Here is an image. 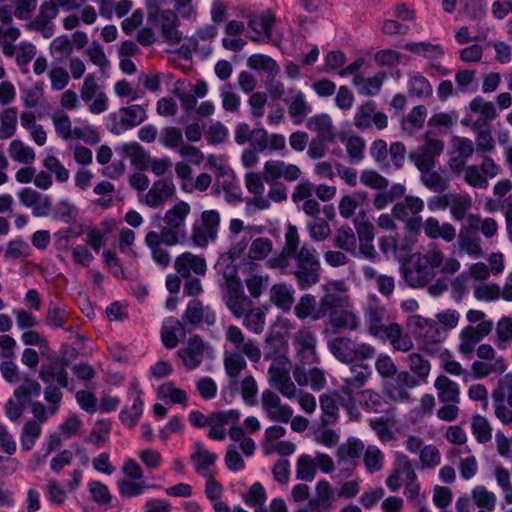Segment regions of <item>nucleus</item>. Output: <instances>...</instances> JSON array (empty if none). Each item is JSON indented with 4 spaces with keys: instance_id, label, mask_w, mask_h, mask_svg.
Returning <instances> with one entry per match:
<instances>
[{
    "instance_id": "f03ea898",
    "label": "nucleus",
    "mask_w": 512,
    "mask_h": 512,
    "mask_svg": "<svg viewBox=\"0 0 512 512\" xmlns=\"http://www.w3.org/2000/svg\"><path fill=\"white\" fill-rule=\"evenodd\" d=\"M365 326L369 334L381 341H388L394 350L408 352L413 347L410 337L396 322L395 313L376 296H370L363 308Z\"/></svg>"
},
{
    "instance_id": "79ce46f5",
    "label": "nucleus",
    "mask_w": 512,
    "mask_h": 512,
    "mask_svg": "<svg viewBox=\"0 0 512 512\" xmlns=\"http://www.w3.org/2000/svg\"><path fill=\"white\" fill-rule=\"evenodd\" d=\"M310 131L317 133V138L326 142H334L336 135L332 119L328 114H319L311 117L306 124Z\"/></svg>"
},
{
    "instance_id": "f3484780",
    "label": "nucleus",
    "mask_w": 512,
    "mask_h": 512,
    "mask_svg": "<svg viewBox=\"0 0 512 512\" xmlns=\"http://www.w3.org/2000/svg\"><path fill=\"white\" fill-rule=\"evenodd\" d=\"M492 327V321H482L477 326L468 325L464 327L459 334L458 351L463 356L469 359L472 358L475 346L490 334Z\"/></svg>"
},
{
    "instance_id": "9b49d317",
    "label": "nucleus",
    "mask_w": 512,
    "mask_h": 512,
    "mask_svg": "<svg viewBox=\"0 0 512 512\" xmlns=\"http://www.w3.org/2000/svg\"><path fill=\"white\" fill-rule=\"evenodd\" d=\"M469 108L471 114L462 120V124H470L472 130L490 127L491 122L498 116L494 104L482 96L473 98L469 103Z\"/></svg>"
},
{
    "instance_id": "58836bf2",
    "label": "nucleus",
    "mask_w": 512,
    "mask_h": 512,
    "mask_svg": "<svg viewBox=\"0 0 512 512\" xmlns=\"http://www.w3.org/2000/svg\"><path fill=\"white\" fill-rule=\"evenodd\" d=\"M435 276V270L422 263L418 258L416 264L412 268H408L404 272V278L412 287H423L428 284Z\"/></svg>"
},
{
    "instance_id": "f257e3e1",
    "label": "nucleus",
    "mask_w": 512,
    "mask_h": 512,
    "mask_svg": "<svg viewBox=\"0 0 512 512\" xmlns=\"http://www.w3.org/2000/svg\"><path fill=\"white\" fill-rule=\"evenodd\" d=\"M284 246L279 255L267 261L269 268L292 274L300 290H307L320 281L321 264L316 249L308 244L299 247L300 237L294 225L287 226Z\"/></svg>"
},
{
    "instance_id": "bf43d9fd",
    "label": "nucleus",
    "mask_w": 512,
    "mask_h": 512,
    "mask_svg": "<svg viewBox=\"0 0 512 512\" xmlns=\"http://www.w3.org/2000/svg\"><path fill=\"white\" fill-rule=\"evenodd\" d=\"M8 153L13 161L25 165H31L35 160L34 150L18 139L10 142Z\"/></svg>"
},
{
    "instance_id": "6e6552de",
    "label": "nucleus",
    "mask_w": 512,
    "mask_h": 512,
    "mask_svg": "<svg viewBox=\"0 0 512 512\" xmlns=\"http://www.w3.org/2000/svg\"><path fill=\"white\" fill-rule=\"evenodd\" d=\"M342 286L343 284L340 282H332L323 286L324 295L320 299L314 321L327 315L330 317L332 313L349 306V297Z\"/></svg>"
},
{
    "instance_id": "5701e85b",
    "label": "nucleus",
    "mask_w": 512,
    "mask_h": 512,
    "mask_svg": "<svg viewBox=\"0 0 512 512\" xmlns=\"http://www.w3.org/2000/svg\"><path fill=\"white\" fill-rule=\"evenodd\" d=\"M274 24L275 17L270 11L255 16L248 23L250 40L258 43L270 42Z\"/></svg>"
},
{
    "instance_id": "20e7f679",
    "label": "nucleus",
    "mask_w": 512,
    "mask_h": 512,
    "mask_svg": "<svg viewBox=\"0 0 512 512\" xmlns=\"http://www.w3.org/2000/svg\"><path fill=\"white\" fill-rule=\"evenodd\" d=\"M190 205L185 201L177 202L164 215V227L161 234L164 235L167 246H175L181 237L186 234V218L190 214Z\"/></svg>"
},
{
    "instance_id": "6ab92c4d",
    "label": "nucleus",
    "mask_w": 512,
    "mask_h": 512,
    "mask_svg": "<svg viewBox=\"0 0 512 512\" xmlns=\"http://www.w3.org/2000/svg\"><path fill=\"white\" fill-rule=\"evenodd\" d=\"M301 173L297 165L282 160H268L263 167V177L266 183L278 182L281 178L287 182H294L300 178Z\"/></svg>"
},
{
    "instance_id": "423d86ee",
    "label": "nucleus",
    "mask_w": 512,
    "mask_h": 512,
    "mask_svg": "<svg viewBox=\"0 0 512 512\" xmlns=\"http://www.w3.org/2000/svg\"><path fill=\"white\" fill-rule=\"evenodd\" d=\"M476 360L471 365L475 379H483L491 374H503L507 370L504 356H496L495 349L490 344H481L476 349Z\"/></svg>"
},
{
    "instance_id": "c85d7f7f",
    "label": "nucleus",
    "mask_w": 512,
    "mask_h": 512,
    "mask_svg": "<svg viewBox=\"0 0 512 512\" xmlns=\"http://www.w3.org/2000/svg\"><path fill=\"white\" fill-rule=\"evenodd\" d=\"M175 191V185L171 180H157L145 194L143 201L147 206L157 208L170 200Z\"/></svg>"
},
{
    "instance_id": "680f3d73",
    "label": "nucleus",
    "mask_w": 512,
    "mask_h": 512,
    "mask_svg": "<svg viewBox=\"0 0 512 512\" xmlns=\"http://www.w3.org/2000/svg\"><path fill=\"white\" fill-rule=\"evenodd\" d=\"M235 262L236 261L233 259H229L228 261L223 262L221 254L215 265L216 270L219 273H221L223 278L225 279V287H230L236 284H242L241 280L238 277V269L242 270V268L239 266V263L236 264Z\"/></svg>"
},
{
    "instance_id": "2eb2a0df",
    "label": "nucleus",
    "mask_w": 512,
    "mask_h": 512,
    "mask_svg": "<svg viewBox=\"0 0 512 512\" xmlns=\"http://www.w3.org/2000/svg\"><path fill=\"white\" fill-rule=\"evenodd\" d=\"M500 172V167L495 161L485 156L482 163L478 165H468L465 169V182L477 189H486L489 185L488 179L496 177Z\"/></svg>"
},
{
    "instance_id": "72a5a7b5",
    "label": "nucleus",
    "mask_w": 512,
    "mask_h": 512,
    "mask_svg": "<svg viewBox=\"0 0 512 512\" xmlns=\"http://www.w3.org/2000/svg\"><path fill=\"white\" fill-rule=\"evenodd\" d=\"M289 98L284 101L288 104V113L294 124H301L308 114L312 112V107L305 100V95L300 90H289Z\"/></svg>"
},
{
    "instance_id": "9d476101",
    "label": "nucleus",
    "mask_w": 512,
    "mask_h": 512,
    "mask_svg": "<svg viewBox=\"0 0 512 512\" xmlns=\"http://www.w3.org/2000/svg\"><path fill=\"white\" fill-rule=\"evenodd\" d=\"M353 125L359 130H367L375 126L378 130H383L388 126V116L377 110L376 102L367 100L357 106Z\"/></svg>"
},
{
    "instance_id": "f704fd0d",
    "label": "nucleus",
    "mask_w": 512,
    "mask_h": 512,
    "mask_svg": "<svg viewBox=\"0 0 512 512\" xmlns=\"http://www.w3.org/2000/svg\"><path fill=\"white\" fill-rule=\"evenodd\" d=\"M145 244L150 249L154 262L162 267H167L170 264L171 257L165 247L167 245L163 234L155 231L148 232L145 237Z\"/></svg>"
},
{
    "instance_id": "c03bdc74",
    "label": "nucleus",
    "mask_w": 512,
    "mask_h": 512,
    "mask_svg": "<svg viewBox=\"0 0 512 512\" xmlns=\"http://www.w3.org/2000/svg\"><path fill=\"white\" fill-rule=\"evenodd\" d=\"M426 236L430 239L441 238L446 242H452L456 237V230L450 223L440 224L434 217H429L423 224Z\"/></svg>"
},
{
    "instance_id": "6e6d98bb",
    "label": "nucleus",
    "mask_w": 512,
    "mask_h": 512,
    "mask_svg": "<svg viewBox=\"0 0 512 512\" xmlns=\"http://www.w3.org/2000/svg\"><path fill=\"white\" fill-rule=\"evenodd\" d=\"M473 502L480 510L492 512L496 508L497 497L483 485L475 486L471 491Z\"/></svg>"
},
{
    "instance_id": "0e129e2a",
    "label": "nucleus",
    "mask_w": 512,
    "mask_h": 512,
    "mask_svg": "<svg viewBox=\"0 0 512 512\" xmlns=\"http://www.w3.org/2000/svg\"><path fill=\"white\" fill-rule=\"evenodd\" d=\"M183 141V132L179 127L166 126L159 133V143L166 149L177 150Z\"/></svg>"
},
{
    "instance_id": "2f4dec72",
    "label": "nucleus",
    "mask_w": 512,
    "mask_h": 512,
    "mask_svg": "<svg viewBox=\"0 0 512 512\" xmlns=\"http://www.w3.org/2000/svg\"><path fill=\"white\" fill-rule=\"evenodd\" d=\"M329 394L338 405V408H342L345 411L350 421L360 420L361 412L353 390L343 385L341 389L334 390Z\"/></svg>"
},
{
    "instance_id": "4d7b16f0",
    "label": "nucleus",
    "mask_w": 512,
    "mask_h": 512,
    "mask_svg": "<svg viewBox=\"0 0 512 512\" xmlns=\"http://www.w3.org/2000/svg\"><path fill=\"white\" fill-rule=\"evenodd\" d=\"M364 451V443L355 438L349 437L345 443H342L337 449V458L339 462H347L358 459Z\"/></svg>"
},
{
    "instance_id": "1a4fd4ad",
    "label": "nucleus",
    "mask_w": 512,
    "mask_h": 512,
    "mask_svg": "<svg viewBox=\"0 0 512 512\" xmlns=\"http://www.w3.org/2000/svg\"><path fill=\"white\" fill-rule=\"evenodd\" d=\"M220 225V214L216 210H206L200 222L193 225L191 238L198 247H206L209 242L217 239Z\"/></svg>"
},
{
    "instance_id": "864d4df0",
    "label": "nucleus",
    "mask_w": 512,
    "mask_h": 512,
    "mask_svg": "<svg viewBox=\"0 0 512 512\" xmlns=\"http://www.w3.org/2000/svg\"><path fill=\"white\" fill-rule=\"evenodd\" d=\"M354 346L355 342L347 337H337L329 342L331 353L342 362L354 360Z\"/></svg>"
},
{
    "instance_id": "c756f323",
    "label": "nucleus",
    "mask_w": 512,
    "mask_h": 512,
    "mask_svg": "<svg viewBox=\"0 0 512 512\" xmlns=\"http://www.w3.org/2000/svg\"><path fill=\"white\" fill-rule=\"evenodd\" d=\"M182 321L191 325L204 323L207 326H213L216 314L209 306L204 307L199 300L193 299L188 302Z\"/></svg>"
},
{
    "instance_id": "69168bd1",
    "label": "nucleus",
    "mask_w": 512,
    "mask_h": 512,
    "mask_svg": "<svg viewBox=\"0 0 512 512\" xmlns=\"http://www.w3.org/2000/svg\"><path fill=\"white\" fill-rule=\"evenodd\" d=\"M119 495L122 498H132L143 495L151 486L144 481L120 479L117 481Z\"/></svg>"
},
{
    "instance_id": "e2e57ef3",
    "label": "nucleus",
    "mask_w": 512,
    "mask_h": 512,
    "mask_svg": "<svg viewBox=\"0 0 512 512\" xmlns=\"http://www.w3.org/2000/svg\"><path fill=\"white\" fill-rule=\"evenodd\" d=\"M88 490L94 502L105 509L112 508L113 496L110 493L107 485L98 480H93L88 483Z\"/></svg>"
},
{
    "instance_id": "e433bc0d",
    "label": "nucleus",
    "mask_w": 512,
    "mask_h": 512,
    "mask_svg": "<svg viewBox=\"0 0 512 512\" xmlns=\"http://www.w3.org/2000/svg\"><path fill=\"white\" fill-rule=\"evenodd\" d=\"M185 334L183 323L180 320L174 317L164 320L161 328V340L166 348H175L179 343V339L184 338Z\"/></svg>"
},
{
    "instance_id": "de8ad7c7",
    "label": "nucleus",
    "mask_w": 512,
    "mask_h": 512,
    "mask_svg": "<svg viewBox=\"0 0 512 512\" xmlns=\"http://www.w3.org/2000/svg\"><path fill=\"white\" fill-rule=\"evenodd\" d=\"M407 88L410 96L415 98H427L433 91L429 80L416 71L408 74Z\"/></svg>"
},
{
    "instance_id": "473e14b6",
    "label": "nucleus",
    "mask_w": 512,
    "mask_h": 512,
    "mask_svg": "<svg viewBox=\"0 0 512 512\" xmlns=\"http://www.w3.org/2000/svg\"><path fill=\"white\" fill-rule=\"evenodd\" d=\"M216 183L224 191L227 201L241 200V189L232 169L227 166H219L217 168Z\"/></svg>"
},
{
    "instance_id": "b1692460",
    "label": "nucleus",
    "mask_w": 512,
    "mask_h": 512,
    "mask_svg": "<svg viewBox=\"0 0 512 512\" xmlns=\"http://www.w3.org/2000/svg\"><path fill=\"white\" fill-rule=\"evenodd\" d=\"M205 343L199 336L191 337L187 345L177 351V356L181 359L183 366L192 371L197 369L204 360Z\"/></svg>"
},
{
    "instance_id": "37998d69",
    "label": "nucleus",
    "mask_w": 512,
    "mask_h": 512,
    "mask_svg": "<svg viewBox=\"0 0 512 512\" xmlns=\"http://www.w3.org/2000/svg\"><path fill=\"white\" fill-rule=\"evenodd\" d=\"M329 321L334 329L349 331L356 330L360 323V319L354 312L351 304H349L348 307L332 313L329 317Z\"/></svg>"
},
{
    "instance_id": "774afa93",
    "label": "nucleus",
    "mask_w": 512,
    "mask_h": 512,
    "mask_svg": "<svg viewBox=\"0 0 512 512\" xmlns=\"http://www.w3.org/2000/svg\"><path fill=\"white\" fill-rule=\"evenodd\" d=\"M158 397L161 399H169L172 404L187 405V393L175 386L174 382L169 381L162 384L158 388Z\"/></svg>"
},
{
    "instance_id": "a211bd4d",
    "label": "nucleus",
    "mask_w": 512,
    "mask_h": 512,
    "mask_svg": "<svg viewBox=\"0 0 512 512\" xmlns=\"http://www.w3.org/2000/svg\"><path fill=\"white\" fill-rule=\"evenodd\" d=\"M316 343L315 334L307 327L299 329L293 336V346L303 364H314L318 361Z\"/></svg>"
},
{
    "instance_id": "a878e982",
    "label": "nucleus",
    "mask_w": 512,
    "mask_h": 512,
    "mask_svg": "<svg viewBox=\"0 0 512 512\" xmlns=\"http://www.w3.org/2000/svg\"><path fill=\"white\" fill-rule=\"evenodd\" d=\"M273 250V242L268 237H259L250 241L248 256L244 259V273L253 272L258 262L265 260Z\"/></svg>"
},
{
    "instance_id": "09e8293b",
    "label": "nucleus",
    "mask_w": 512,
    "mask_h": 512,
    "mask_svg": "<svg viewBox=\"0 0 512 512\" xmlns=\"http://www.w3.org/2000/svg\"><path fill=\"white\" fill-rule=\"evenodd\" d=\"M242 317L243 325L248 331L257 335L264 331L266 325V309L252 306Z\"/></svg>"
},
{
    "instance_id": "bb28decb",
    "label": "nucleus",
    "mask_w": 512,
    "mask_h": 512,
    "mask_svg": "<svg viewBox=\"0 0 512 512\" xmlns=\"http://www.w3.org/2000/svg\"><path fill=\"white\" fill-rule=\"evenodd\" d=\"M335 501L334 491L331 484L322 479L315 486V496L308 501L310 512H327L333 509Z\"/></svg>"
},
{
    "instance_id": "ddd939ff",
    "label": "nucleus",
    "mask_w": 512,
    "mask_h": 512,
    "mask_svg": "<svg viewBox=\"0 0 512 512\" xmlns=\"http://www.w3.org/2000/svg\"><path fill=\"white\" fill-rule=\"evenodd\" d=\"M444 150V142L437 138H427L425 142L416 149L410 151L409 160L418 170H432L435 167V160Z\"/></svg>"
},
{
    "instance_id": "cd10ccee",
    "label": "nucleus",
    "mask_w": 512,
    "mask_h": 512,
    "mask_svg": "<svg viewBox=\"0 0 512 512\" xmlns=\"http://www.w3.org/2000/svg\"><path fill=\"white\" fill-rule=\"evenodd\" d=\"M176 272L183 278H189L192 273L204 275L207 270L204 258L191 252H184L176 257L174 262Z\"/></svg>"
},
{
    "instance_id": "8fccbe9b",
    "label": "nucleus",
    "mask_w": 512,
    "mask_h": 512,
    "mask_svg": "<svg viewBox=\"0 0 512 512\" xmlns=\"http://www.w3.org/2000/svg\"><path fill=\"white\" fill-rule=\"evenodd\" d=\"M245 357L246 356H241L240 354L233 352L223 353L224 369L227 376L230 378L231 384H236L238 376L244 369H246L247 362Z\"/></svg>"
},
{
    "instance_id": "4468645a",
    "label": "nucleus",
    "mask_w": 512,
    "mask_h": 512,
    "mask_svg": "<svg viewBox=\"0 0 512 512\" xmlns=\"http://www.w3.org/2000/svg\"><path fill=\"white\" fill-rule=\"evenodd\" d=\"M143 391L138 380L130 382L127 391V400L132 401L131 407H123L119 413L121 423L129 428H133L140 421L144 411Z\"/></svg>"
},
{
    "instance_id": "c9c22d12",
    "label": "nucleus",
    "mask_w": 512,
    "mask_h": 512,
    "mask_svg": "<svg viewBox=\"0 0 512 512\" xmlns=\"http://www.w3.org/2000/svg\"><path fill=\"white\" fill-rule=\"evenodd\" d=\"M229 241V250L222 254V261L225 262L229 259L238 261L239 266L242 268V272H244V259L248 256L250 237H245L241 233H230Z\"/></svg>"
},
{
    "instance_id": "7ed1b4c3",
    "label": "nucleus",
    "mask_w": 512,
    "mask_h": 512,
    "mask_svg": "<svg viewBox=\"0 0 512 512\" xmlns=\"http://www.w3.org/2000/svg\"><path fill=\"white\" fill-rule=\"evenodd\" d=\"M269 350L265 353L266 359H272L268 369V379L272 387L284 397L293 399L297 395L295 384L291 381V363L285 355L287 344L283 339L273 338L268 340Z\"/></svg>"
},
{
    "instance_id": "4c0bfd02",
    "label": "nucleus",
    "mask_w": 512,
    "mask_h": 512,
    "mask_svg": "<svg viewBox=\"0 0 512 512\" xmlns=\"http://www.w3.org/2000/svg\"><path fill=\"white\" fill-rule=\"evenodd\" d=\"M39 378L47 385H54L53 382H57L58 387L69 388V375L64 364L43 365L39 371Z\"/></svg>"
},
{
    "instance_id": "3c124183",
    "label": "nucleus",
    "mask_w": 512,
    "mask_h": 512,
    "mask_svg": "<svg viewBox=\"0 0 512 512\" xmlns=\"http://www.w3.org/2000/svg\"><path fill=\"white\" fill-rule=\"evenodd\" d=\"M42 433V425L35 420L24 423L20 433V446L23 451H30L35 446Z\"/></svg>"
},
{
    "instance_id": "393cba45",
    "label": "nucleus",
    "mask_w": 512,
    "mask_h": 512,
    "mask_svg": "<svg viewBox=\"0 0 512 512\" xmlns=\"http://www.w3.org/2000/svg\"><path fill=\"white\" fill-rule=\"evenodd\" d=\"M240 412L235 409H230L224 412H212L209 424L208 438L216 441H222L226 438V426L229 424H236L240 419Z\"/></svg>"
},
{
    "instance_id": "0eeeda50",
    "label": "nucleus",
    "mask_w": 512,
    "mask_h": 512,
    "mask_svg": "<svg viewBox=\"0 0 512 512\" xmlns=\"http://www.w3.org/2000/svg\"><path fill=\"white\" fill-rule=\"evenodd\" d=\"M224 352H233L246 356L251 362L257 363L262 356L258 343L246 338L243 331L236 325H229L224 333Z\"/></svg>"
},
{
    "instance_id": "a19ab883",
    "label": "nucleus",
    "mask_w": 512,
    "mask_h": 512,
    "mask_svg": "<svg viewBox=\"0 0 512 512\" xmlns=\"http://www.w3.org/2000/svg\"><path fill=\"white\" fill-rule=\"evenodd\" d=\"M437 397L441 403L454 402L460 403L459 384L445 375H440L434 382Z\"/></svg>"
},
{
    "instance_id": "f8f14e48",
    "label": "nucleus",
    "mask_w": 512,
    "mask_h": 512,
    "mask_svg": "<svg viewBox=\"0 0 512 512\" xmlns=\"http://www.w3.org/2000/svg\"><path fill=\"white\" fill-rule=\"evenodd\" d=\"M261 410L272 422L288 423L293 416V409L283 403L277 392L265 389L260 399Z\"/></svg>"
},
{
    "instance_id": "a18cd8bd",
    "label": "nucleus",
    "mask_w": 512,
    "mask_h": 512,
    "mask_svg": "<svg viewBox=\"0 0 512 512\" xmlns=\"http://www.w3.org/2000/svg\"><path fill=\"white\" fill-rule=\"evenodd\" d=\"M372 375L368 364L359 363L350 367V375L343 378V385L351 390H357L366 385Z\"/></svg>"
},
{
    "instance_id": "603ef678",
    "label": "nucleus",
    "mask_w": 512,
    "mask_h": 512,
    "mask_svg": "<svg viewBox=\"0 0 512 512\" xmlns=\"http://www.w3.org/2000/svg\"><path fill=\"white\" fill-rule=\"evenodd\" d=\"M294 289L286 284H276L270 290V299L283 311L291 309L294 303Z\"/></svg>"
},
{
    "instance_id": "49530a36",
    "label": "nucleus",
    "mask_w": 512,
    "mask_h": 512,
    "mask_svg": "<svg viewBox=\"0 0 512 512\" xmlns=\"http://www.w3.org/2000/svg\"><path fill=\"white\" fill-rule=\"evenodd\" d=\"M41 390V385L37 380L29 376H24L21 379L20 385L14 390L13 396L19 401L29 405L32 398L40 396Z\"/></svg>"
},
{
    "instance_id": "7c9ffc66",
    "label": "nucleus",
    "mask_w": 512,
    "mask_h": 512,
    "mask_svg": "<svg viewBox=\"0 0 512 512\" xmlns=\"http://www.w3.org/2000/svg\"><path fill=\"white\" fill-rule=\"evenodd\" d=\"M217 459V454L206 449L201 442L195 443V451L191 455V461L199 475L204 478L215 475L214 465Z\"/></svg>"
},
{
    "instance_id": "dca6fc26",
    "label": "nucleus",
    "mask_w": 512,
    "mask_h": 512,
    "mask_svg": "<svg viewBox=\"0 0 512 512\" xmlns=\"http://www.w3.org/2000/svg\"><path fill=\"white\" fill-rule=\"evenodd\" d=\"M150 23L161 29V33L166 42L171 45L179 44L182 39V33L178 30L179 19L177 14L168 10H157L149 15Z\"/></svg>"
},
{
    "instance_id": "412c9836",
    "label": "nucleus",
    "mask_w": 512,
    "mask_h": 512,
    "mask_svg": "<svg viewBox=\"0 0 512 512\" xmlns=\"http://www.w3.org/2000/svg\"><path fill=\"white\" fill-rule=\"evenodd\" d=\"M19 202L31 208L35 217H47L52 211V202L48 195L39 193L32 188H23L18 192Z\"/></svg>"
},
{
    "instance_id": "052dcab7",
    "label": "nucleus",
    "mask_w": 512,
    "mask_h": 512,
    "mask_svg": "<svg viewBox=\"0 0 512 512\" xmlns=\"http://www.w3.org/2000/svg\"><path fill=\"white\" fill-rule=\"evenodd\" d=\"M321 408V422L323 425H333L338 421L339 408L329 393L322 394L319 398Z\"/></svg>"
},
{
    "instance_id": "13d9d810",
    "label": "nucleus",
    "mask_w": 512,
    "mask_h": 512,
    "mask_svg": "<svg viewBox=\"0 0 512 512\" xmlns=\"http://www.w3.org/2000/svg\"><path fill=\"white\" fill-rule=\"evenodd\" d=\"M341 142L345 145L349 162L351 164H359L364 159L366 143L361 136L353 135L341 138Z\"/></svg>"
},
{
    "instance_id": "5fc2aeb1",
    "label": "nucleus",
    "mask_w": 512,
    "mask_h": 512,
    "mask_svg": "<svg viewBox=\"0 0 512 512\" xmlns=\"http://www.w3.org/2000/svg\"><path fill=\"white\" fill-rule=\"evenodd\" d=\"M17 120L18 110L16 107H7L0 111V139H9L14 136Z\"/></svg>"
},
{
    "instance_id": "338daca9",
    "label": "nucleus",
    "mask_w": 512,
    "mask_h": 512,
    "mask_svg": "<svg viewBox=\"0 0 512 512\" xmlns=\"http://www.w3.org/2000/svg\"><path fill=\"white\" fill-rule=\"evenodd\" d=\"M50 117L53 122L56 135L63 140L72 139L73 133L70 117L62 110L53 112Z\"/></svg>"
},
{
    "instance_id": "39448f33",
    "label": "nucleus",
    "mask_w": 512,
    "mask_h": 512,
    "mask_svg": "<svg viewBox=\"0 0 512 512\" xmlns=\"http://www.w3.org/2000/svg\"><path fill=\"white\" fill-rule=\"evenodd\" d=\"M147 119L146 108L139 104L121 107L118 111L109 113L105 118L106 127L115 135L132 129Z\"/></svg>"
},
{
    "instance_id": "ea45409f",
    "label": "nucleus",
    "mask_w": 512,
    "mask_h": 512,
    "mask_svg": "<svg viewBox=\"0 0 512 512\" xmlns=\"http://www.w3.org/2000/svg\"><path fill=\"white\" fill-rule=\"evenodd\" d=\"M385 79L386 75L382 72L372 77L356 74L352 79V84L357 88L360 95L375 96L379 94Z\"/></svg>"
},
{
    "instance_id": "aec40b11",
    "label": "nucleus",
    "mask_w": 512,
    "mask_h": 512,
    "mask_svg": "<svg viewBox=\"0 0 512 512\" xmlns=\"http://www.w3.org/2000/svg\"><path fill=\"white\" fill-rule=\"evenodd\" d=\"M412 323L415 326V334L425 345L437 344L447 338V331L435 320L413 316Z\"/></svg>"
},
{
    "instance_id": "4be33fe9",
    "label": "nucleus",
    "mask_w": 512,
    "mask_h": 512,
    "mask_svg": "<svg viewBox=\"0 0 512 512\" xmlns=\"http://www.w3.org/2000/svg\"><path fill=\"white\" fill-rule=\"evenodd\" d=\"M223 301L231 314L239 319L253 306L252 300L245 295L242 284L225 287Z\"/></svg>"
}]
</instances>
